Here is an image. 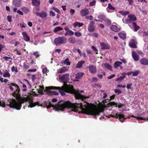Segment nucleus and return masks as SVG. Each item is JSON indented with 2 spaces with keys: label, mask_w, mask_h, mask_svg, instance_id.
Returning <instances> with one entry per match:
<instances>
[{
  "label": "nucleus",
  "mask_w": 148,
  "mask_h": 148,
  "mask_svg": "<svg viewBox=\"0 0 148 148\" xmlns=\"http://www.w3.org/2000/svg\"><path fill=\"white\" fill-rule=\"evenodd\" d=\"M13 3L14 5L17 7H19L21 5V0H13Z\"/></svg>",
  "instance_id": "nucleus-17"
},
{
  "label": "nucleus",
  "mask_w": 148,
  "mask_h": 148,
  "mask_svg": "<svg viewBox=\"0 0 148 148\" xmlns=\"http://www.w3.org/2000/svg\"><path fill=\"white\" fill-rule=\"evenodd\" d=\"M103 65H104V66L108 70L112 71L111 66L109 64L106 63L103 64L102 65V66H103Z\"/></svg>",
  "instance_id": "nucleus-24"
},
{
  "label": "nucleus",
  "mask_w": 148,
  "mask_h": 148,
  "mask_svg": "<svg viewBox=\"0 0 148 148\" xmlns=\"http://www.w3.org/2000/svg\"><path fill=\"white\" fill-rule=\"evenodd\" d=\"M132 26L134 29V31L135 32L137 31L140 28L139 26L137 25L136 23L135 22L133 23Z\"/></svg>",
  "instance_id": "nucleus-25"
},
{
  "label": "nucleus",
  "mask_w": 148,
  "mask_h": 148,
  "mask_svg": "<svg viewBox=\"0 0 148 148\" xmlns=\"http://www.w3.org/2000/svg\"><path fill=\"white\" fill-rule=\"evenodd\" d=\"M0 106L2 107H5V102L3 101H0Z\"/></svg>",
  "instance_id": "nucleus-51"
},
{
  "label": "nucleus",
  "mask_w": 148,
  "mask_h": 148,
  "mask_svg": "<svg viewBox=\"0 0 148 148\" xmlns=\"http://www.w3.org/2000/svg\"><path fill=\"white\" fill-rule=\"evenodd\" d=\"M22 34L25 41L28 42L30 40L29 37L26 32H23L22 33Z\"/></svg>",
  "instance_id": "nucleus-18"
},
{
  "label": "nucleus",
  "mask_w": 148,
  "mask_h": 148,
  "mask_svg": "<svg viewBox=\"0 0 148 148\" xmlns=\"http://www.w3.org/2000/svg\"><path fill=\"white\" fill-rule=\"evenodd\" d=\"M96 3V1L95 0H93V1H92L91 2H90L89 3L90 5V6H94L95 5Z\"/></svg>",
  "instance_id": "nucleus-49"
},
{
  "label": "nucleus",
  "mask_w": 148,
  "mask_h": 148,
  "mask_svg": "<svg viewBox=\"0 0 148 148\" xmlns=\"http://www.w3.org/2000/svg\"><path fill=\"white\" fill-rule=\"evenodd\" d=\"M110 117H115L116 118H118L119 120L122 122L123 121L127 119L125 118V116L124 114H118V113L116 114V116H113L112 115H111L110 116Z\"/></svg>",
  "instance_id": "nucleus-5"
},
{
  "label": "nucleus",
  "mask_w": 148,
  "mask_h": 148,
  "mask_svg": "<svg viewBox=\"0 0 148 148\" xmlns=\"http://www.w3.org/2000/svg\"><path fill=\"white\" fill-rule=\"evenodd\" d=\"M7 19L8 21L9 22H11L12 21L11 16H10L9 15L7 17Z\"/></svg>",
  "instance_id": "nucleus-57"
},
{
  "label": "nucleus",
  "mask_w": 148,
  "mask_h": 148,
  "mask_svg": "<svg viewBox=\"0 0 148 148\" xmlns=\"http://www.w3.org/2000/svg\"><path fill=\"white\" fill-rule=\"evenodd\" d=\"M36 14L37 16H39L42 18L46 17L47 16V13L44 11H42L40 13L37 12Z\"/></svg>",
  "instance_id": "nucleus-11"
},
{
  "label": "nucleus",
  "mask_w": 148,
  "mask_h": 148,
  "mask_svg": "<svg viewBox=\"0 0 148 148\" xmlns=\"http://www.w3.org/2000/svg\"><path fill=\"white\" fill-rule=\"evenodd\" d=\"M75 10H74L71 9L70 10V12L71 14V15H73L75 12Z\"/></svg>",
  "instance_id": "nucleus-63"
},
{
  "label": "nucleus",
  "mask_w": 148,
  "mask_h": 148,
  "mask_svg": "<svg viewBox=\"0 0 148 148\" xmlns=\"http://www.w3.org/2000/svg\"><path fill=\"white\" fill-rule=\"evenodd\" d=\"M132 85V84L130 83L127 84V88L128 89H130L131 88V86Z\"/></svg>",
  "instance_id": "nucleus-62"
},
{
  "label": "nucleus",
  "mask_w": 148,
  "mask_h": 148,
  "mask_svg": "<svg viewBox=\"0 0 148 148\" xmlns=\"http://www.w3.org/2000/svg\"><path fill=\"white\" fill-rule=\"evenodd\" d=\"M115 76V75L114 74H112V75L109 76L108 77V79H110L112 78H113V77H114Z\"/></svg>",
  "instance_id": "nucleus-61"
},
{
  "label": "nucleus",
  "mask_w": 148,
  "mask_h": 148,
  "mask_svg": "<svg viewBox=\"0 0 148 148\" xmlns=\"http://www.w3.org/2000/svg\"><path fill=\"white\" fill-rule=\"evenodd\" d=\"M74 34H75V35L76 36H77L78 37H80L81 36H82V33L80 32H75L74 33Z\"/></svg>",
  "instance_id": "nucleus-43"
},
{
  "label": "nucleus",
  "mask_w": 148,
  "mask_h": 148,
  "mask_svg": "<svg viewBox=\"0 0 148 148\" xmlns=\"http://www.w3.org/2000/svg\"><path fill=\"white\" fill-rule=\"evenodd\" d=\"M114 91L115 93L118 94L121 93H122V92L121 90L118 89H115Z\"/></svg>",
  "instance_id": "nucleus-58"
},
{
  "label": "nucleus",
  "mask_w": 148,
  "mask_h": 148,
  "mask_svg": "<svg viewBox=\"0 0 148 148\" xmlns=\"http://www.w3.org/2000/svg\"><path fill=\"white\" fill-rule=\"evenodd\" d=\"M108 8L109 9L112 10H114L115 9V8L112 6L111 4L110 3H109L108 4Z\"/></svg>",
  "instance_id": "nucleus-42"
},
{
  "label": "nucleus",
  "mask_w": 148,
  "mask_h": 148,
  "mask_svg": "<svg viewBox=\"0 0 148 148\" xmlns=\"http://www.w3.org/2000/svg\"><path fill=\"white\" fill-rule=\"evenodd\" d=\"M108 105L109 106H112L114 105H115L116 107H118L119 108H120L123 106V105L121 103H119L118 104L114 102H109L108 104Z\"/></svg>",
  "instance_id": "nucleus-10"
},
{
  "label": "nucleus",
  "mask_w": 148,
  "mask_h": 148,
  "mask_svg": "<svg viewBox=\"0 0 148 148\" xmlns=\"http://www.w3.org/2000/svg\"><path fill=\"white\" fill-rule=\"evenodd\" d=\"M19 82L23 84L22 87L24 88L23 89V91L24 92H25L27 90V87L25 85L23 84L21 82L20 80L19 81Z\"/></svg>",
  "instance_id": "nucleus-36"
},
{
  "label": "nucleus",
  "mask_w": 148,
  "mask_h": 148,
  "mask_svg": "<svg viewBox=\"0 0 148 148\" xmlns=\"http://www.w3.org/2000/svg\"><path fill=\"white\" fill-rule=\"evenodd\" d=\"M33 54L36 56V58H38L39 56V55L37 52H35L33 53Z\"/></svg>",
  "instance_id": "nucleus-55"
},
{
  "label": "nucleus",
  "mask_w": 148,
  "mask_h": 148,
  "mask_svg": "<svg viewBox=\"0 0 148 148\" xmlns=\"http://www.w3.org/2000/svg\"><path fill=\"white\" fill-rule=\"evenodd\" d=\"M100 71H101V72L99 71V73H101L103 74V75L102 74H98L97 75V76L99 77L100 79H102L103 78V75H105V73L104 71H103L102 70H100Z\"/></svg>",
  "instance_id": "nucleus-35"
},
{
  "label": "nucleus",
  "mask_w": 148,
  "mask_h": 148,
  "mask_svg": "<svg viewBox=\"0 0 148 148\" xmlns=\"http://www.w3.org/2000/svg\"><path fill=\"white\" fill-rule=\"evenodd\" d=\"M74 34V32L71 30H70L68 32H66L65 34L64 35L67 36L69 35V36H71L73 35Z\"/></svg>",
  "instance_id": "nucleus-29"
},
{
  "label": "nucleus",
  "mask_w": 148,
  "mask_h": 148,
  "mask_svg": "<svg viewBox=\"0 0 148 148\" xmlns=\"http://www.w3.org/2000/svg\"><path fill=\"white\" fill-rule=\"evenodd\" d=\"M110 28L112 31L116 32H118L120 30V29L118 28L116 25H112L110 27Z\"/></svg>",
  "instance_id": "nucleus-20"
},
{
  "label": "nucleus",
  "mask_w": 148,
  "mask_h": 148,
  "mask_svg": "<svg viewBox=\"0 0 148 148\" xmlns=\"http://www.w3.org/2000/svg\"><path fill=\"white\" fill-rule=\"evenodd\" d=\"M51 88V89L53 90V89H56V90H58L59 91L60 90V89L61 88L59 87H55V86H51L50 87Z\"/></svg>",
  "instance_id": "nucleus-47"
},
{
  "label": "nucleus",
  "mask_w": 148,
  "mask_h": 148,
  "mask_svg": "<svg viewBox=\"0 0 148 148\" xmlns=\"http://www.w3.org/2000/svg\"><path fill=\"white\" fill-rule=\"evenodd\" d=\"M139 72V70H137L134 72H133L132 75L133 76H136L137 75Z\"/></svg>",
  "instance_id": "nucleus-45"
},
{
  "label": "nucleus",
  "mask_w": 148,
  "mask_h": 148,
  "mask_svg": "<svg viewBox=\"0 0 148 148\" xmlns=\"http://www.w3.org/2000/svg\"><path fill=\"white\" fill-rule=\"evenodd\" d=\"M49 14L50 16H54L55 15V13L52 11H49Z\"/></svg>",
  "instance_id": "nucleus-56"
},
{
  "label": "nucleus",
  "mask_w": 148,
  "mask_h": 148,
  "mask_svg": "<svg viewBox=\"0 0 148 148\" xmlns=\"http://www.w3.org/2000/svg\"><path fill=\"white\" fill-rule=\"evenodd\" d=\"M47 69L46 68H44L42 70V72L43 74H45L47 72Z\"/></svg>",
  "instance_id": "nucleus-64"
},
{
  "label": "nucleus",
  "mask_w": 148,
  "mask_h": 148,
  "mask_svg": "<svg viewBox=\"0 0 148 148\" xmlns=\"http://www.w3.org/2000/svg\"><path fill=\"white\" fill-rule=\"evenodd\" d=\"M3 76L4 77H10V74L8 73V71L5 70V71L4 72L3 75Z\"/></svg>",
  "instance_id": "nucleus-30"
},
{
  "label": "nucleus",
  "mask_w": 148,
  "mask_h": 148,
  "mask_svg": "<svg viewBox=\"0 0 148 148\" xmlns=\"http://www.w3.org/2000/svg\"><path fill=\"white\" fill-rule=\"evenodd\" d=\"M66 71L65 67L61 68L58 70V73H62L65 72Z\"/></svg>",
  "instance_id": "nucleus-34"
},
{
  "label": "nucleus",
  "mask_w": 148,
  "mask_h": 148,
  "mask_svg": "<svg viewBox=\"0 0 148 148\" xmlns=\"http://www.w3.org/2000/svg\"><path fill=\"white\" fill-rule=\"evenodd\" d=\"M69 74H65L60 76L59 79L62 80L64 82H66L69 79Z\"/></svg>",
  "instance_id": "nucleus-8"
},
{
  "label": "nucleus",
  "mask_w": 148,
  "mask_h": 148,
  "mask_svg": "<svg viewBox=\"0 0 148 148\" xmlns=\"http://www.w3.org/2000/svg\"><path fill=\"white\" fill-rule=\"evenodd\" d=\"M122 64V62H119V61H116L115 62L114 64V66L115 68H117L118 67H119L120 68V69H123V67L121 65V64Z\"/></svg>",
  "instance_id": "nucleus-14"
},
{
  "label": "nucleus",
  "mask_w": 148,
  "mask_h": 148,
  "mask_svg": "<svg viewBox=\"0 0 148 148\" xmlns=\"http://www.w3.org/2000/svg\"><path fill=\"white\" fill-rule=\"evenodd\" d=\"M83 25V23H81L78 22H76L74 23L73 26L75 28L77 27H81Z\"/></svg>",
  "instance_id": "nucleus-26"
},
{
  "label": "nucleus",
  "mask_w": 148,
  "mask_h": 148,
  "mask_svg": "<svg viewBox=\"0 0 148 148\" xmlns=\"http://www.w3.org/2000/svg\"><path fill=\"white\" fill-rule=\"evenodd\" d=\"M95 22L94 21H91L88 27V30L89 32H92L95 30V27L94 26Z\"/></svg>",
  "instance_id": "nucleus-6"
},
{
  "label": "nucleus",
  "mask_w": 148,
  "mask_h": 148,
  "mask_svg": "<svg viewBox=\"0 0 148 148\" xmlns=\"http://www.w3.org/2000/svg\"><path fill=\"white\" fill-rule=\"evenodd\" d=\"M22 9L23 10V11L27 13L29 12V10L27 7H23L22 8Z\"/></svg>",
  "instance_id": "nucleus-39"
},
{
  "label": "nucleus",
  "mask_w": 148,
  "mask_h": 148,
  "mask_svg": "<svg viewBox=\"0 0 148 148\" xmlns=\"http://www.w3.org/2000/svg\"><path fill=\"white\" fill-rule=\"evenodd\" d=\"M54 42L56 45H58L66 43L67 42V39L64 36L59 37L55 38Z\"/></svg>",
  "instance_id": "nucleus-4"
},
{
  "label": "nucleus",
  "mask_w": 148,
  "mask_h": 148,
  "mask_svg": "<svg viewBox=\"0 0 148 148\" xmlns=\"http://www.w3.org/2000/svg\"><path fill=\"white\" fill-rule=\"evenodd\" d=\"M101 49L102 50L105 49H109L110 48V46L107 43H105L104 42H101L100 43Z\"/></svg>",
  "instance_id": "nucleus-12"
},
{
  "label": "nucleus",
  "mask_w": 148,
  "mask_h": 148,
  "mask_svg": "<svg viewBox=\"0 0 148 148\" xmlns=\"http://www.w3.org/2000/svg\"><path fill=\"white\" fill-rule=\"evenodd\" d=\"M38 93H39L40 95H43L44 94V93L42 91V90H41L40 89H38Z\"/></svg>",
  "instance_id": "nucleus-59"
},
{
  "label": "nucleus",
  "mask_w": 148,
  "mask_h": 148,
  "mask_svg": "<svg viewBox=\"0 0 148 148\" xmlns=\"http://www.w3.org/2000/svg\"><path fill=\"white\" fill-rule=\"evenodd\" d=\"M53 9L57 13H58V14H60V12L59 10L57 8H56L54 7H53Z\"/></svg>",
  "instance_id": "nucleus-52"
},
{
  "label": "nucleus",
  "mask_w": 148,
  "mask_h": 148,
  "mask_svg": "<svg viewBox=\"0 0 148 148\" xmlns=\"http://www.w3.org/2000/svg\"><path fill=\"white\" fill-rule=\"evenodd\" d=\"M63 28L60 27H58L55 28L53 30L54 32L56 33L60 31H61L63 30Z\"/></svg>",
  "instance_id": "nucleus-31"
},
{
  "label": "nucleus",
  "mask_w": 148,
  "mask_h": 148,
  "mask_svg": "<svg viewBox=\"0 0 148 148\" xmlns=\"http://www.w3.org/2000/svg\"><path fill=\"white\" fill-rule=\"evenodd\" d=\"M84 73L83 72L78 73L75 75V81H78L79 79H80L84 75Z\"/></svg>",
  "instance_id": "nucleus-13"
},
{
  "label": "nucleus",
  "mask_w": 148,
  "mask_h": 148,
  "mask_svg": "<svg viewBox=\"0 0 148 148\" xmlns=\"http://www.w3.org/2000/svg\"><path fill=\"white\" fill-rule=\"evenodd\" d=\"M85 63V62L83 60L79 61L76 65L77 67L78 68H80L82 66L83 64Z\"/></svg>",
  "instance_id": "nucleus-23"
},
{
  "label": "nucleus",
  "mask_w": 148,
  "mask_h": 148,
  "mask_svg": "<svg viewBox=\"0 0 148 148\" xmlns=\"http://www.w3.org/2000/svg\"><path fill=\"white\" fill-rule=\"evenodd\" d=\"M68 40L70 43L72 44L75 43L76 41L75 38L73 36L69 37Z\"/></svg>",
  "instance_id": "nucleus-22"
},
{
  "label": "nucleus",
  "mask_w": 148,
  "mask_h": 148,
  "mask_svg": "<svg viewBox=\"0 0 148 148\" xmlns=\"http://www.w3.org/2000/svg\"><path fill=\"white\" fill-rule=\"evenodd\" d=\"M86 18L87 19L90 20L91 21H92L94 19V17L92 15L87 16H86Z\"/></svg>",
  "instance_id": "nucleus-44"
},
{
  "label": "nucleus",
  "mask_w": 148,
  "mask_h": 148,
  "mask_svg": "<svg viewBox=\"0 0 148 148\" xmlns=\"http://www.w3.org/2000/svg\"><path fill=\"white\" fill-rule=\"evenodd\" d=\"M122 75L120 76L119 77L117 78V79L116 80V81H121L123 79L125 78L126 75V74L124 73H122Z\"/></svg>",
  "instance_id": "nucleus-28"
},
{
  "label": "nucleus",
  "mask_w": 148,
  "mask_h": 148,
  "mask_svg": "<svg viewBox=\"0 0 148 148\" xmlns=\"http://www.w3.org/2000/svg\"><path fill=\"white\" fill-rule=\"evenodd\" d=\"M140 63L144 65H148V59L145 58H141L140 60Z\"/></svg>",
  "instance_id": "nucleus-15"
},
{
  "label": "nucleus",
  "mask_w": 148,
  "mask_h": 148,
  "mask_svg": "<svg viewBox=\"0 0 148 148\" xmlns=\"http://www.w3.org/2000/svg\"><path fill=\"white\" fill-rule=\"evenodd\" d=\"M125 22L126 23H129L134 22L133 21L131 20L130 18L126 19L125 20Z\"/></svg>",
  "instance_id": "nucleus-50"
},
{
  "label": "nucleus",
  "mask_w": 148,
  "mask_h": 148,
  "mask_svg": "<svg viewBox=\"0 0 148 148\" xmlns=\"http://www.w3.org/2000/svg\"><path fill=\"white\" fill-rule=\"evenodd\" d=\"M80 15L82 16H85L86 15L89 14L88 9L84 8L82 9L80 12Z\"/></svg>",
  "instance_id": "nucleus-9"
},
{
  "label": "nucleus",
  "mask_w": 148,
  "mask_h": 148,
  "mask_svg": "<svg viewBox=\"0 0 148 148\" xmlns=\"http://www.w3.org/2000/svg\"><path fill=\"white\" fill-rule=\"evenodd\" d=\"M75 95L76 99H81L82 101H84L86 104L83 106L81 102L73 103L69 101H64L61 100L58 102L57 104L54 106L51 102L49 101L46 103L47 108L49 109L51 107H53L55 111L61 110L63 111L66 108H72L74 112H78L79 113V111L80 110L82 113L95 116L99 115L100 112H103V111H100L95 107L90 106L89 103L86 101V99L89 98V96H86L80 93L75 94Z\"/></svg>",
  "instance_id": "nucleus-1"
},
{
  "label": "nucleus",
  "mask_w": 148,
  "mask_h": 148,
  "mask_svg": "<svg viewBox=\"0 0 148 148\" xmlns=\"http://www.w3.org/2000/svg\"><path fill=\"white\" fill-rule=\"evenodd\" d=\"M64 63L68 65H70L71 64L70 62L69 61V59L67 58L64 61Z\"/></svg>",
  "instance_id": "nucleus-41"
},
{
  "label": "nucleus",
  "mask_w": 148,
  "mask_h": 148,
  "mask_svg": "<svg viewBox=\"0 0 148 148\" xmlns=\"http://www.w3.org/2000/svg\"><path fill=\"white\" fill-rule=\"evenodd\" d=\"M119 13L123 16L129 14V12L128 11H124L123 10L119 11Z\"/></svg>",
  "instance_id": "nucleus-32"
},
{
  "label": "nucleus",
  "mask_w": 148,
  "mask_h": 148,
  "mask_svg": "<svg viewBox=\"0 0 148 148\" xmlns=\"http://www.w3.org/2000/svg\"><path fill=\"white\" fill-rule=\"evenodd\" d=\"M106 23L107 25L108 26H110L111 25V21L109 19H107L106 21Z\"/></svg>",
  "instance_id": "nucleus-53"
},
{
  "label": "nucleus",
  "mask_w": 148,
  "mask_h": 148,
  "mask_svg": "<svg viewBox=\"0 0 148 148\" xmlns=\"http://www.w3.org/2000/svg\"><path fill=\"white\" fill-rule=\"evenodd\" d=\"M89 69L90 73L92 74H95L97 71L96 67L94 65H90L86 67Z\"/></svg>",
  "instance_id": "nucleus-7"
},
{
  "label": "nucleus",
  "mask_w": 148,
  "mask_h": 148,
  "mask_svg": "<svg viewBox=\"0 0 148 148\" xmlns=\"http://www.w3.org/2000/svg\"><path fill=\"white\" fill-rule=\"evenodd\" d=\"M51 90L50 87H46L45 88V90L44 91L46 92L47 94L49 95H52V91H50L49 90Z\"/></svg>",
  "instance_id": "nucleus-21"
},
{
  "label": "nucleus",
  "mask_w": 148,
  "mask_h": 148,
  "mask_svg": "<svg viewBox=\"0 0 148 148\" xmlns=\"http://www.w3.org/2000/svg\"><path fill=\"white\" fill-rule=\"evenodd\" d=\"M129 45L131 47L134 48H136L137 47V46L136 45V44L134 43H130Z\"/></svg>",
  "instance_id": "nucleus-40"
},
{
  "label": "nucleus",
  "mask_w": 148,
  "mask_h": 148,
  "mask_svg": "<svg viewBox=\"0 0 148 148\" xmlns=\"http://www.w3.org/2000/svg\"><path fill=\"white\" fill-rule=\"evenodd\" d=\"M132 56L135 61H138L139 59V56L135 51H133L132 52Z\"/></svg>",
  "instance_id": "nucleus-16"
},
{
  "label": "nucleus",
  "mask_w": 148,
  "mask_h": 148,
  "mask_svg": "<svg viewBox=\"0 0 148 148\" xmlns=\"http://www.w3.org/2000/svg\"><path fill=\"white\" fill-rule=\"evenodd\" d=\"M98 17L103 21L105 20L106 19V16L103 14H101L99 15Z\"/></svg>",
  "instance_id": "nucleus-37"
},
{
  "label": "nucleus",
  "mask_w": 148,
  "mask_h": 148,
  "mask_svg": "<svg viewBox=\"0 0 148 148\" xmlns=\"http://www.w3.org/2000/svg\"><path fill=\"white\" fill-rule=\"evenodd\" d=\"M9 86V88L11 91H13L14 90L12 86L15 87L16 89L14 92L12 94V95L16 97V99L18 100L17 101L15 99H12L8 100V101L9 104H6V105L9 106L10 108L15 109L17 110H19L22 104L25 102H27L29 101V105L28 106V107L31 108L34 107L36 105H38L39 103L38 102L33 103V100L27 96L26 97H22L19 94L20 89L18 86L14 83H12Z\"/></svg>",
  "instance_id": "nucleus-2"
},
{
  "label": "nucleus",
  "mask_w": 148,
  "mask_h": 148,
  "mask_svg": "<svg viewBox=\"0 0 148 148\" xmlns=\"http://www.w3.org/2000/svg\"><path fill=\"white\" fill-rule=\"evenodd\" d=\"M11 71L12 72L15 71L16 72H17L18 71L17 68H15L14 66L12 67Z\"/></svg>",
  "instance_id": "nucleus-46"
},
{
  "label": "nucleus",
  "mask_w": 148,
  "mask_h": 148,
  "mask_svg": "<svg viewBox=\"0 0 148 148\" xmlns=\"http://www.w3.org/2000/svg\"><path fill=\"white\" fill-rule=\"evenodd\" d=\"M32 3L33 5L35 6H39L40 4V1L39 0H32Z\"/></svg>",
  "instance_id": "nucleus-19"
},
{
  "label": "nucleus",
  "mask_w": 148,
  "mask_h": 148,
  "mask_svg": "<svg viewBox=\"0 0 148 148\" xmlns=\"http://www.w3.org/2000/svg\"><path fill=\"white\" fill-rule=\"evenodd\" d=\"M90 36L92 37H95L96 38H98V35L97 33H92L90 34Z\"/></svg>",
  "instance_id": "nucleus-48"
},
{
  "label": "nucleus",
  "mask_w": 148,
  "mask_h": 148,
  "mask_svg": "<svg viewBox=\"0 0 148 148\" xmlns=\"http://www.w3.org/2000/svg\"><path fill=\"white\" fill-rule=\"evenodd\" d=\"M3 59H4L5 61H9L10 62H11L12 58L10 57L7 56H4L3 58Z\"/></svg>",
  "instance_id": "nucleus-38"
},
{
  "label": "nucleus",
  "mask_w": 148,
  "mask_h": 148,
  "mask_svg": "<svg viewBox=\"0 0 148 148\" xmlns=\"http://www.w3.org/2000/svg\"><path fill=\"white\" fill-rule=\"evenodd\" d=\"M119 37L122 39H125L126 38V34L123 33L121 32L119 34Z\"/></svg>",
  "instance_id": "nucleus-33"
},
{
  "label": "nucleus",
  "mask_w": 148,
  "mask_h": 148,
  "mask_svg": "<svg viewBox=\"0 0 148 148\" xmlns=\"http://www.w3.org/2000/svg\"><path fill=\"white\" fill-rule=\"evenodd\" d=\"M91 48L93 51H95L97 52L96 54H98L97 51H98L97 49L94 46H92L91 47Z\"/></svg>",
  "instance_id": "nucleus-54"
},
{
  "label": "nucleus",
  "mask_w": 148,
  "mask_h": 148,
  "mask_svg": "<svg viewBox=\"0 0 148 148\" xmlns=\"http://www.w3.org/2000/svg\"><path fill=\"white\" fill-rule=\"evenodd\" d=\"M128 17L130 18L131 20L133 21H136L137 18L136 17L135 15L132 14H129L128 16Z\"/></svg>",
  "instance_id": "nucleus-27"
},
{
  "label": "nucleus",
  "mask_w": 148,
  "mask_h": 148,
  "mask_svg": "<svg viewBox=\"0 0 148 148\" xmlns=\"http://www.w3.org/2000/svg\"><path fill=\"white\" fill-rule=\"evenodd\" d=\"M59 92L62 96L66 95L65 92L71 94H75V90L74 89V86L72 85H67L66 84L61 87V88L59 90Z\"/></svg>",
  "instance_id": "nucleus-3"
},
{
  "label": "nucleus",
  "mask_w": 148,
  "mask_h": 148,
  "mask_svg": "<svg viewBox=\"0 0 148 148\" xmlns=\"http://www.w3.org/2000/svg\"><path fill=\"white\" fill-rule=\"evenodd\" d=\"M129 4L130 5H132L133 0H127Z\"/></svg>",
  "instance_id": "nucleus-60"
}]
</instances>
